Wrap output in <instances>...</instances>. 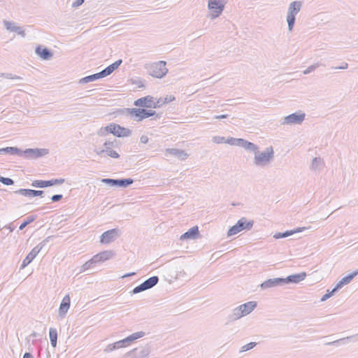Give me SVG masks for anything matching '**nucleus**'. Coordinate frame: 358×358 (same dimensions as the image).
I'll use <instances>...</instances> for the list:
<instances>
[{
  "label": "nucleus",
  "instance_id": "nucleus-58",
  "mask_svg": "<svg viewBox=\"0 0 358 358\" xmlns=\"http://www.w3.org/2000/svg\"><path fill=\"white\" fill-rule=\"evenodd\" d=\"M96 75L97 79L105 78L108 76L105 69L102 70L99 73H96Z\"/></svg>",
  "mask_w": 358,
  "mask_h": 358
},
{
  "label": "nucleus",
  "instance_id": "nucleus-2",
  "mask_svg": "<svg viewBox=\"0 0 358 358\" xmlns=\"http://www.w3.org/2000/svg\"><path fill=\"white\" fill-rule=\"evenodd\" d=\"M108 133L117 137H126L130 136L131 132L129 129L115 123H111L105 127L101 128L99 131V135H106Z\"/></svg>",
  "mask_w": 358,
  "mask_h": 358
},
{
  "label": "nucleus",
  "instance_id": "nucleus-27",
  "mask_svg": "<svg viewBox=\"0 0 358 358\" xmlns=\"http://www.w3.org/2000/svg\"><path fill=\"white\" fill-rule=\"evenodd\" d=\"M240 147L243 148L246 150L252 152L254 155L259 150V148L257 145H255L253 143L249 142L243 138L242 139V142Z\"/></svg>",
  "mask_w": 358,
  "mask_h": 358
},
{
  "label": "nucleus",
  "instance_id": "nucleus-44",
  "mask_svg": "<svg viewBox=\"0 0 358 358\" xmlns=\"http://www.w3.org/2000/svg\"><path fill=\"white\" fill-rule=\"evenodd\" d=\"M320 65L321 64L320 63H318V62L317 63H315L313 65L308 66L306 70H304L303 73L304 75L308 74V73L313 72V71H315L319 66H320Z\"/></svg>",
  "mask_w": 358,
  "mask_h": 358
},
{
  "label": "nucleus",
  "instance_id": "nucleus-4",
  "mask_svg": "<svg viewBox=\"0 0 358 358\" xmlns=\"http://www.w3.org/2000/svg\"><path fill=\"white\" fill-rule=\"evenodd\" d=\"M227 0H208V8L210 10V20L218 17L223 12Z\"/></svg>",
  "mask_w": 358,
  "mask_h": 358
},
{
  "label": "nucleus",
  "instance_id": "nucleus-23",
  "mask_svg": "<svg viewBox=\"0 0 358 358\" xmlns=\"http://www.w3.org/2000/svg\"><path fill=\"white\" fill-rule=\"evenodd\" d=\"M306 228V227H298L293 230L286 231L282 233H276L273 235V238L275 239L282 238H286L294 234L301 232L304 231Z\"/></svg>",
  "mask_w": 358,
  "mask_h": 358
},
{
  "label": "nucleus",
  "instance_id": "nucleus-37",
  "mask_svg": "<svg viewBox=\"0 0 358 358\" xmlns=\"http://www.w3.org/2000/svg\"><path fill=\"white\" fill-rule=\"evenodd\" d=\"M101 262H105L110 258L113 257V252L112 251H110V250H106V251H103V252H99L98 253Z\"/></svg>",
  "mask_w": 358,
  "mask_h": 358
},
{
  "label": "nucleus",
  "instance_id": "nucleus-63",
  "mask_svg": "<svg viewBox=\"0 0 358 358\" xmlns=\"http://www.w3.org/2000/svg\"><path fill=\"white\" fill-rule=\"evenodd\" d=\"M83 3H84V0H76L73 3L72 7L77 8V7L81 6Z\"/></svg>",
  "mask_w": 358,
  "mask_h": 358
},
{
  "label": "nucleus",
  "instance_id": "nucleus-18",
  "mask_svg": "<svg viewBox=\"0 0 358 358\" xmlns=\"http://www.w3.org/2000/svg\"><path fill=\"white\" fill-rule=\"evenodd\" d=\"M71 299L69 294L66 295L59 306V315L62 317H64L66 314L68 310L70 307Z\"/></svg>",
  "mask_w": 358,
  "mask_h": 358
},
{
  "label": "nucleus",
  "instance_id": "nucleus-33",
  "mask_svg": "<svg viewBox=\"0 0 358 358\" xmlns=\"http://www.w3.org/2000/svg\"><path fill=\"white\" fill-rule=\"evenodd\" d=\"M155 115H156V112L155 110L141 108L139 122L145 118L153 116Z\"/></svg>",
  "mask_w": 358,
  "mask_h": 358
},
{
  "label": "nucleus",
  "instance_id": "nucleus-46",
  "mask_svg": "<svg viewBox=\"0 0 358 358\" xmlns=\"http://www.w3.org/2000/svg\"><path fill=\"white\" fill-rule=\"evenodd\" d=\"M145 290H147V288L145 287L144 284L142 282L141 284H140L137 287H134L131 293L134 294H138V293H140L141 292H143V291H145Z\"/></svg>",
  "mask_w": 358,
  "mask_h": 358
},
{
  "label": "nucleus",
  "instance_id": "nucleus-19",
  "mask_svg": "<svg viewBox=\"0 0 358 358\" xmlns=\"http://www.w3.org/2000/svg\"><path fill=\"white\" fill-rule=\"evenodd\" d=\"M358 274V271H356L352 273L341 278L334 287V291H338L342 288L345 285L350 282V281Z\"/></svg>",
  "mask_w": 358,
  "mask_h": 358
},
{
  "label": "nucleus",
  "instance_id": "nucleus-26",
  "mask_svg": "<svg viewBox=\"0 0 358 358\" xmlns=\"http://www.w3.org/2000/svg\"><path fill=\"white\" fill-rule=\"evenodd\" d=\"M166 152L169 153L171 155L177 157L178 159L181 160L187 159L188 156V155L184 150H178L176 148L167 149Z\"/></svg>",
  "mask_w": 358,
  "mask_h": 358
},
{
  "label": "nucleus",
  "instance_id": "nucleus-41",
  "mask_svg": "<svg viewBox=\"0 0 358 358\" xmlns=\"http://www.w3.org/2000/svg\"><path fill=\"white\" fill-rule=\"evenodd\" d=\"M36 219V216L31 215L27 217V219L20 224L19 229L22 230L28 224L34 222Z\"/></svg>",
  "mask_w": 358,
  "mask_h": 358
},
{
  "label": "nucleus",
  "instance_id": "nucleus-21",
  "mask_svg": "<svg viewBox=\"0 0 358 358\" xmlns=\"http://www.w3.org/2000/svg\"><path fill=\"white\" fill-rule=\"evenodd\" d=\"M199 234L197 226L193 227L180 236V240L195 239Z\"/></svg>",
  "mask_w": 358,
  "mask_h": 358
},
{
  "label": "nucleus",
  "instance_id": "nucleus-5",
  "mask_svg": "<svg viewBox=\"0 0 358 358\" xmlns=\"http://www.w3.org/2000/svg\"><path fill=\"white\" fill-rule=\"evenodd\" d=\"M253 221H247L245 217L241 218L237 223L232 226L227 231V236H231L237 234L243 229L250 230L253 226Z\"/></svg>",
  "mask_w": 358,
  "mask_h": 358
},
{
  "label": "nucleus",
  "instance_id": "nucleus-42",
  "mask_svg": "<svg viewBox=\"0 0 358 358\" xmlns=\"http://www.w3.org/2000/svg\"><path fill=\"white\" fill-rule=\"evenodd\" d=\"M322 164V159L320 157H315L311 163V169L317 170Z\"/></svg>",
  "mask_w": 358,
  "mask_h": 358
},
{
  "label": "nucleus",
  "instance_id": "nucleus-17",
  "mask_svg": "<svg viewBox=\"0 0 358 358\" xmlns=\"http://www.w3.org/2000/svg\"><path fill=\"white\" fill-rule=\"evenodd\" d=\"M44 193L42 190H34L30 189H20L14 192L15 194H20L27 197L41 196Z\"/></svg>",
  "mask_w": 358,
  "mask_h": 358
},
{
  "label": "nucleus",
  "instance_id": "nucleus-64",
  "mask_svg": "<svg viewBox=\"0 0 358 358\" xmlns=\"http://www.w3.org/2000/svg\"><path fill=\"white\" fill-rule=\"evenodd\" d=\"M140 141L141 143H147L148 142V138L147 136H145V135H143L141 136V137L140 138Z\"/></svg>",
  "mask_w": 358,
  "mask_h": 358
},
{
  "label": "nucleus",
  "instance_id": "nucleus-47",
  "mask_svg": "<svg viewBox=\"0 0 358 358\" xmlns=\"http://www.w3.org/2000/svg\"><path fill=\"white\" fill-rule=\"evenodd\" d=\"M93 264L92 262H91V260H88L87 262H86L80 268V273H83V272H85L87 270L90 269V268H92L93 266Z\"/></svg>",
  "mask_w": 358,
  "mask_h": 358
},
{
  "label": "nucleus",
  "instance_id": "nucleus-13",
  "mask_svg": "<svg viewBox=\"0 0 358 358\" xmlns=\"http://www.w3.org/2000/svg\"><path fill=\"white\" fill-rule=\"evenodd\" d=\"M303 6V2L301 1H294L291 2L287 8V15L294 16L300 12Z\"/></svg>",
  "mask_w": 358,
  "mask_h": 358
},
{
  "label": "nucleus",
  "instance_id": "nucleus-16",
  "mask_svg": "<svg viewBox=\"0 0 358 358\" xmlns=\"http://www.w3.org/2000/svg\"><path fill=\"white\" fill-rule=\"evenodd\" d=\"M306 277V273L305 272L290 275L287 278H283L284 285L289 283H299L303 280Z\"/></svg>",
  "mask_w": 358,
  "mask_h": 358
},
{
  "label": "nucleus",
  "instance_id": "nucleus-31",
  "mask_svg": "<svg viewBox=\"0 0 358 358\" xmlns=\"http://www.w3.org/2000/svg\"><path fill=\"white\" fill-rule=\"evenodd\" d=\"M159 282V278L156 275L152 276L145 280L143 283L147 288V289L152 288L154 286H155Z\"/></svg>",
  "mask_w": 358,
  "mask_h": 358
},
{
  "label": "nucleus",
  "instance_id": "nucleus-25",
  "mask_svg": "<svg viewBox=\"0 0 358 358\" xmlns=\"http://www.w3.org/2000/svg\"><path fill=\"white\" fill-rule=\"evenodd\" d=\"M2 154L16 155L22 157V150L16 147H6L0 148V155Z\"/></svg>",
  "mask_w": 358,
  "mask_h": 358
},
{
  "label": "nucleus",
  "instance_id": "nucleus-61",
  "mask_svg": "<svg viewBox=\"0 0 358 358\" xmlns=\"http://www.w3.org/2000/svg\"><path fill=\"white\" fill-rule=\"evenodd\" d=\"M52 238H53L52 236H48L47 238H45L42 242H41L37 245H42V248H43L45 245V244L47 243H48L50 241V239H52Z\"/></svg>",
  "mask_w": 358,
  "mask_h": 358
},
{
  "label": "nucleus",
  "instance_id": "nucleus-32",
  "mask_svg": "<svg viewBox=\"0 0 358 358\" xmlns=\"http://www.w3.org/2000/svg\"><path fill=\"white\" fill-rule=\"evenodd\" d=\"M49 336L50 340V344L53 348L57 346V331L55 328H50L49 329Z\"/></svg>",
  "mask_w": 358,
  "mask_h": 358
},
{
  "label": "nucleus",
  "instance_id": "nucleus-48",
  "mask_svg": "<svg viewBox=\"0 0 358 358\" xmlns=\"http://www.w3.org/2000/svg\"><path fill=\"white\" fill-rule=\"evenodd\" d=\"M114 343H115L117 349H120V348H122L129 345L125 338L120 340L119 341H117Z\"/></svg>",
  "mask_w": 358,
  "mask_h": 358
},
{
  "label": "nucleus",
  "instance_id": "nucleus-30",
  "mask_svg": "<svg viewBox=\"0 0 358 358\" xmlns=\"http://www.w3.org/2000/svg\"><path fill=\"white\" fill-rule=\"evenodd\" d=\"M145 335V333L144 331H141L135 332V333L129 335V336L125 338V339H126L128 345H130L133 341H134L140 338L143 337Z\"/></svg>",
  "mask_w": 358,
  "mask_h": 358
},
{
  "label": "nucleus",
  "instance_id": "nucleus-8",
  "mask_svg": "<svg viewBox=\"0 0 358 358\" xmlns=\"http://www.w3.org/2000/svg\"><path fill=\"white\" fill-rule=\"evenodd\" d=\"M121 236V231L117 229H112L103 232L100 237V242L102 244H109Z\"/></svg>",
  "mask_w": 358,
  "mask_h": 358
},
{
  "label": "nucleus",
  "instance_id": "nucleus-7",
  "mask_svg": "<svg viewBox=\"0 0 358 358\" xmlns=\"http://www.w3.org/2000/svg\"><path fill=\"white\" fill-rule=\"evenodd\" d=\"M49 150L45 148H28L22 150V157L25 159H36L47 155Z\"/></svg>",
  "mask_w": 358,
  "mask_h": 358
},
{
  "label": "nucleus",
  "instance_id": "nucleus-1",
  "mask_svg": "<svg viewBox=\"0 0 358 358\" xmlns=\"http://www.w3.org/2000/svg\"><path fill=\"white\" fill-rule=\"evenodd\" d=\"M274 158V151L272 146L268 147L263 152L259 150L255 154L253 163L256 166L264 167L268 165Z\"/></svg>",
  "mask_w": 358,
  "mask_h": 358
},
{
  "label": "nucleus",
  "instance_id": "nucleus-35",
  "mask_svg": "<svg viewBox=\"0 0 358 358\" xmlns=\"http://www.w3.org/2000/svg\"><path fill=\"white\" fill-rule=\"evenodd\" d=\"M127 114H129L130 116L133 117L134 119L139 122V117H140V113H141V108H127Z\"/></svg>",
  "mask_w": 358,
  "mask_h": 358
},
{
  "label": "nucleus",
  "instance_id": "nucleus-38",
  "mask_svg": "<svg viewBox=\"0 0 358 358\" xmlns=\"http://www.w3.org/2000/svg\"><path fill=\"white\" fill-rule=\"evenodd\" d=\"M286 21L287 23L288 31H292L294 24H295L296 17L287 15H286Z\"/></svg>",
  "mask_w": 358,
  "mask_h": 358
},
{
  "label": "nucleus",
  "instance_id": "nucleus-3",
  "mask_svg": "<svg viewBox=\"0 0 358 358\" xmlns=\"http://www.w3.org/2000/svg\"><path fill=\"white\" fill-rule=\"evenodd\" d=\"M166 62L164 61H159L150 64L146 66L149 75L154 78H162L164 77L169 70L166 67Z\"/></svg>",
  "mask_w": 358,
  "mask_h": 358
},
{
  "label": "nucleus",
  "instance_id": "nucleus-40",
  "mask_svg": "<svg viewBox=\"0 0 358 358\" xmlns=\"http://www.w3.org/2000/svg\"><path fill=\"white\" fill-rule=\"evenodd\" d=\"M97 80L96 73L84 77L79 80V83L85 84Z\"/></svg>",
  "mask_w": 358,
  "mask_h": 358
},
{
  "label": "nucleus",
  "instance_id": "nucleus-6",
  "mask_svg": "<svg viewBox=\"0 0 358 358\" xmlns=\"http://www.w3.org/2000/svg\"><path fill=\"white\" fill-rule=\"evenodd\" d=\"M306 115L302 111L299 110L297 113L290 114L283 117L281 124L282 125H292L301 124L305 120Z\"/></svg>",
  "mask_w": 358,
  "mask_h": 358
},
{
  "label": "nucleus",
  "instance_id": "nucleus-39",
  "mask_svg": "<svg viewBox=\"0 0 358 358\" xmlns=\"http://www.w3.org/2000/svg\"><path fill=\"white\" fill-rule=\"evenodd\" d=\"M243 138H236L233 137H230L225 141V143L229 144L231 145H237L241 146Z\"/></svg>",
  "mask_w": 358,
  "mask_h": 358
},
{
  "label": "nucleus",
  "instance_id": "nucleus-56",
  "mask_svg": "<svg viewBox=\"0 0 358 358\" xmlns=\"http://www.w3.org/2000/svg\"><path fill=\"white\" fill-rule=\"evenodd\" d=\"M115 350H117L116 346H115V343H112V344H109L106 346V348L104 349V352H110Z\"/></svg>",
  "mask_w": 358,
  "mask_h": 358
},
{
  "label": "nucleus",
  "instance_id": "nucleus-28",
  "mask_svg": "<svg viewBox=\"0 0 358 358\" xmlns=\"http://www.w3.org/2000/svg\"><path fill=\"white\" fill-rule=\"evenodd\" d=\"M115 187H127L134 182L131 178L115 179Z\"/></svg>",
  "mask_w": 358,
  "mask_h": 358
},
{
  "label": "nucleus",
  "instance_id": "nucleus-29",
  "mask_svg": "<svg viewBox=\"0 0 358 358\" xmlns=\"http://www.w3.org/2000/svg\"><path fill=\"white\" fill-rule=\"evenodd\" d=\"M241 307H236L233 309L231 314L229 315V318L231 321L236 320L244 316V314L241 312Z\"/></svg>",
  "mask_w": 358,
  "mask_h": 358
},
{
  "label": "nucleus",
  "instance_id": "nucleus-53",
  "mask_svg": "<svg viewBox=\"0 0 358 358\" xmlns=\"http://www.w3.org/2000/svg\"><path fill=\"white\" fill-rule=\"evenodd\" d=\"M3 78H6V79H13V80H22V78L19 76H16V75H13L11 73H3Z\"/></svg>",
  "mask_w": 358,
  "mask_h": 358
},
{
  "label": "nucleus",
  "instance_id": "nucleus-20",
  "mask_svg": "<svg viewBox=\"0 0 358 358\" xmlns=\"http://www.w3.org/2000/svg\"><path fill=\"white\" fill-rule=\"evenodd\" d=\"M150 352V347L149 345H146L141 348H135L131 351L130 353H136V356L134 358H148Z\"/></svg>",
  "mask_w": 358,
  "mask_h": 358
},
{
  "label": "nucleus",
  "instance_id": "nucleus-36",
  "mask_svg": "<svg viewBox=\"0 0 358 358\" xmlns=\"http://www.w3.org/2000/svg\"><path fill=\"white\" fill-rule=\"evenodd\" d=\"M31 185L34 187L38 188H45L47 187H50V180H34L31 183Z\"/></svg>",
  "mask_w": 358,
  "mask_h": 358
},
{
  "label": "nucleus",
  "instance_id": "nucleus-43",
  "mask_svg": "<svg viewBox=\"0 0 358 358\" xmlns=\"http://www.w3.org/2000/svg\"><path fill=\"white\" fill-rule=\"evenodd\" d=\"M256 345H257V343L250 342V343L242 346L240 350V352H243L250 350L252 349L253 348H255L256 346Z\"/></svg>",
  "mask_w": 358,
  "mask_h": 358
},
{
  "label": "nucleus",
  "instance_id": "nucleus-15",
  "mask_svg": "<svg viewBox=\"0 0 358 358\" xmlns=\"http://www.w3.org/2000/svg\"><path fill=\"white\" fill-rule=\"evenodd\" d=\"M94 152L96 155L101 157L108 156L115 159L120 157L119 153L116 150H114L113 148L110 147L104 148L103 150L96 149Z\"/></svg>",
  "mask_w": 358,
  "mask_h": 358
},
{
  "label": "nucleus",
  "instance_id": "nucleus-34",
  "mask_svg": "<svg viewBox=\"0 0 358 358\" xmlns=\"http://www.w3.org/2000/svg\"><path fill=\"white\" fill-rule=\"evenodd\" d=\"M122 59H118L114 63L111 64L110 65L108 66L104 69L106 70L108 75H110L115 70H116L120 65L122 64Z\"/></svg>",
  "mask_w": 358,
  "mask_h": 358
},
{
  "label": "nucleus",
  "instance_id": "nucleus-62",
  "mask_svg": "<svg viewBox=\"0 0 358 358\" xmlns=\"http://www.w3.org/2000/svg\"><path fill=\"white\" fill-rule=\"evenodd\" d=\"M348 64L346 62H343L341 66H336V67H331V69L344 70V69H348Z\"/></svg>",
  "mask_w": 358,
  "mask_h": 358
},
{
  "label": "nucleus",
  "instance_id": "nucleus-24",
  "mask_svg": "<svg viewBox=\"0 0 358 358\" xmlns=\"http://www.w3.org/2000/svg\"><path fill=\"white\" fill-rule=\"evenodd\" d=\"M257 306L256 301H249L244 304L239 306L241 307V312L244 314V316L250 314Z\"/></svg>",
  "mask_w": 358,
  "mask_h": 358
},
{
  "label": "nucleus",
  "instance_id": "nucleus-45",
  "mask_svg": "<svg viewBox=\"0 0 358 358\" xmlns=\"http://www.w3.org/2000/svg\"><path fill=\"white\" fill-rule=\"evenodd\" d=\"M145 290H147V288L145 287L144 284L142 282L141 284H140L137 287H134L131 293L134 294H138V293H140L141 292H143V291H145Z\"/></svg>",
  "mask_w": 358,
  "mask_h": 358
},
{
  "label": "nucleus",
  "instance_id": "nucleus-51",
  "mask_svg": "<svg viewBox=\"0 0 358 358\" xmlns=\"http://www.w3.org/2000/svg\"><path fill=\"white\" fill-rule=\"evenodd\" d=\"M212 141L214 143H225L226 138L223 136H213Z\"/></svg>",
  "mask_w": 358,
  "mask_h": 358
},
{
  "label": "nucleus",
  "instance_id": "nucleus-22",
  "mask_svg": "<svg viewBox=\"0 0 358 358\" xmlns=\"http://www.w3.org/2000/svg\"><path fill=\"white\" fill-rule=\"evenodd\" d=\"M36 53L41 58L45 60L49 59L53 55V53L50 50L47 48H42L41 46H38L36 48Z\"/></svg>",
  "mask_w": 358,
  "mask_h": 358
},
{
  "label": "nucleus",
  "instance_id": "nucleus-11",
  "mask_svg": "<svg viewBox=\"0 0 358 358\" xmlns=\"http://www.w3.org/2000/svg\"><path fill=\"white\" fill-rule=\"evenodd\" d=\"M3 25L6 30L10 32H15L18 35H20L22 37L25 36V32L22 27H19L16 25V23L11 21L4 20Z\"/></svg>",
  "mask_w": 358,
  "mask_h": 358
},
{
  "label": "nucleus",
  "instance_id": "nucleus-9",
  "mask_svg": "<svg viewBox=\"0 0 358 358\" xmlns=\"http://www.w3.org/2000/svg\"><path fill=\"white\" fill-rule=\"evenodd\" d=\"M134 105L140 107L157 108V103L154 102L153 97L150 96H146L136 100Z\"/></svg>",
  "mask_w": 358,
  "mask_h": 358
},
{
  "label": "nucleus",
  "instance_id": "nucleus-14",
  "mask_svg": "<svg viewBox=\"0 0 358 358\" xmlns=\"http://www.w3.org/2000/svg\"><path fill=\"white\" fill-rule=\"evenodd\" d=\"M350 341H354L357 342L358 341V333L350 336H347L345 338H342L331 342H329L326 343L327 345H334V346H338L340 345H345L348 343Z\"/></svg>",
  "mask_w": 358,
  "mask_h": 358
},
{
  "label": "nucleus",
  "instance_id": "nucleus-12",
  "mask_svg": "<svg viewBox=\"0 0 358 358\" xmlns=\"http://www.w3.org/2000/svg\"><path fill=\"white\" fill-rule=\"evenodd\" d=\"M284 285L283 278H270L260 285L262 289H266L271 287L282 286Z\"/></svg>",
  "mask_w": 358,
  "mask_h": 358
},
{
  "label": "nucleus",
  "instance_id": "nucleus-60",
  "mask_svg": "<svg viewBox=\"0 0 358 358\" xmlns=\"http://www.w3.org/2000/svg\"><path fill=\"white\" fill-rule=\"evenodd\" d=\"M173 100H175V97L173 96H172V95H169V96H166L164 99L162 103H170V102L173 101Z\"/></svg>",
  "mask_w": 358,
  "mask_h": 358
},
{
  "label": "nucleus",
  "instance_id": "nucleus-54",
  "mask_svg": "<svg viewBox=\"0 0 358 358\" xmlns=\"http://www.w3.org/2000/svg\"><path fill=\"white\" fill-rule=\"evenodd\" d=\"M64 181H65V180L64 178L50 180V186H53L55 185H62L64 182Z\"/></svg>",
  "mask_w": 358,
  "mask_h": 358
},
{
  "label": "nucleus",
  "instance_id": "nucleus-52",
  "mask_svg": "<svg viewBox=\"0 0 358 358\" xmlns=\"http://www.w3.org/2000/svg\"><path fill=\"white\" fill-rule=\"evenodd\" d=\"M103 147L104 148L110 147L111 148H116V147H117V142L116 140H114L113 141H106L103 143Z\"/></svg>",
  "mask_w": 358,
  "mask_h": 358
},
{
  "label": "nucleus",
  "instance_id": "nucleus-59",
  "mask_svg": "<svg viewBox=\"0 0 358 358\" xmlns=\"http://www.w3.org/2000/svg\"><path fill=\"white\" fill-rule=\"evenodd\" d=\"M63 197L62 194H55L51 197V201L52 202H57L60 201Z\"/></svg>",
  "mask_w": 358,
  "mask_h": 358
},
{
  "label": "nucleus",
  "instance_id": "nucleus-49",
  "mask_svg": "<svg viewBox=\"0 0 358 358\" xmlns=\"http://www.w3.org/2000/svg\"><path fill=\"white\" fill-rule=\"evenodd\" d=\"M101 182L104 184H107L111 187H115V179L112 178H103Z\"/></svg>",
  "mask_w": 358,
  "mask_h": 358
},
{
  "label": "nucleus",
  "instance_id": "nucleus-50",
  "mask_svg": "<svg viewBox=\"0 0 358 358\" xmlns=\"http://www.w3.org/2000/svg\"><path fill=\"white\" fill-rule=\"evenodd\" d=\"M1 182L6 185H12L14 184V180L10 178L1 177Z\"/></svg>",
  "mask_w": 358,
  "mask_h": 358
},
{
  "label": "nucleus",
  "instance_id": "nucleus-55",
  "mask_svg": "<svg viewBox=\"0 0 358 358\" xmlns=\"http://www.w3.org/2000/svg\"><path fill=\"white\" fill-rule=\"evenodd\" d=\"M336 292V291H334V288L331 292H328V293L323 295L322 297L321 298L320 301H324L327 300L329 298H330L331 296H333Z\"/></svg>",
  "mask_w": 358,
  "mask_h": 358
},
{
  "label": "nucleus",
  "instance_id": "nucleus-57",
  "mask_svg": "<svg viewBox=\"0 0 358 358\" xmlns=\"http://www.w3.org/2000/svg\"><path fill=\"white\" fill-rule=\"evenodd\" d=\"M90 260L93 264L102 262L98 254L94 255Z\"/></svg>",
  "mask_w": 358,
  "mask_h": 358
},
{
  "label": "nucleus",
  "instance_id": "nucleus-10",
  "mask_svg": "<svg viewBox=\"0 0 358 358\" xmlns=\"http://www.w3.org/2000/svg\"><path fill=\"white\" fill-rule=\"evenodd\" d=\"M41 250L42 245H36V247H34L24 259L22 264L20 266V269L24 268L28 264H29Z\"/></svg>",
  "mask_w": 358,
  "mask_h": 358
}]
</instances>
